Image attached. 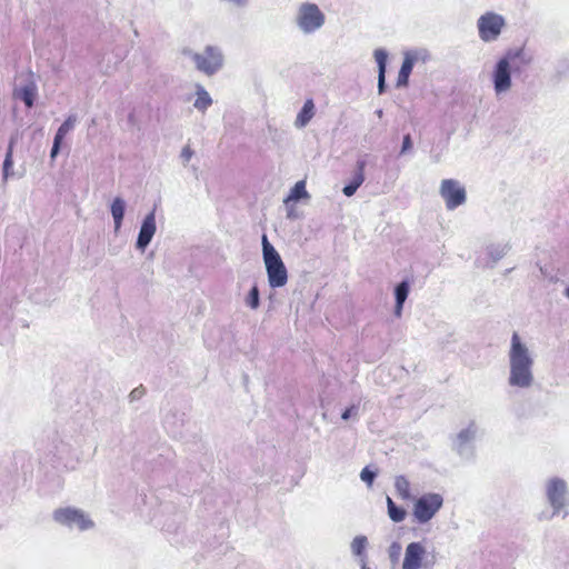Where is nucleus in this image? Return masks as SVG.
Segmentation results:
<instances>
[{"label":"nucleus","mask_w":569,"mask_h":569,"mask_svg":"<svg viewBox=\"0 0 569 569\" xmlns=\"http://www.w3.org/2000/svg\"><path fill=\"white\" fill-rule=\"evenodd\" d=\"M13 143H14V139L11 138L10 143H9V148H8V151H7V154H6V159L3 161V168H2V179H3L4 182L12 174L11 168L13 166V161H12V147H13Z\"/></svg>","instance_id":"nucleus-24"},{"label":"nucleus","mask_w":569,"mask_h":569,"mask_svg":"<svg viewBox=\"0 0 569 569\" xmlns=\"http://www.w3.org/2000/svg\"><path fill=\"white\" fill-rule=\"evenodd\" d=\"M409 290H410V287L407 281L400 282L395 289V297H396L395 316L398 318L401 317V315H402L403 303H405L406 299L408 298Z\"/></svg>","instance_id":"nucleus-19"},{"label":"nucleus","mask_w":569,"mask_h":569,"mask_svg":"<svg viewBox=\"0 0 569 569\" xmlns=\"http://www.w3.org/2000/svg\"><path fill=\"white\" fill-rule=\"evenodd\" d=\"M492 79L497 94L506 93L511 89V68L508 57H505L497 62Z\"/></svg>","instance_id":"nucleus-11"},{"label":"nucleus","mask_w":569,"mask_h":569,"mask_svg":"<svg viewBox=\"0 0 569 569\" xmlns=\"http://www.w3.org/2000/svg\"><path fill=\"white\" fill-rule=\"evenodd\" d=\"M376 478V472L371 471L369 468H363L360 472V479L368 485V487H371L373 483V480Z\"/></svg>","instance_id":"nucleus-30"},{"label":"nucleus","mask_w":569,"mask_h":569,"mask_svg":"<svg viewBox=\"0 0 569 569\" xmlns=\"http://www.w3.org/2000/svg\"><path fill=\"white\" fill-rule=\"evenodd\" d=\"M13 96L21 99L28 108L33 106L37 97V84L32 79V74H28L23 83L16 86Z\"/></svg>","instance_id":"nucleus-13"},{"label":"nucleus","mask_w":569,"mask_h":569,"mask_svg":"<svg viewBox=\"0 0 569 569\" xmlns=\"http://www.w3.org/2000/svg\"><path fill=\"white\" fill-rule=\"evenodd\" d=\"M440 194L449 210L456 209L466 201V190L458 181L446 179L441 182Z\"/></svg>","instance_id":"nucleus-10"},{"label":"nucleus","mask_w":569,"mask_h":569,"mask_svg":"<svg viewBox=\"0 0 569 569\" xmlns=\"http://www.w3.org/2000/svg\"><path fill=\"white\" fill-rule=\"evenodd\" d=\"M310 194L306 189V181L299 180L295 183V186L290 189L289 194L283 200L284 204H289L290 202H297L299 200H309Z\"/></svg>","instance_id":"nucleus-18"},{"label":"nucleus","mask_w":569,"mask_h":569,"mask_svg":"<svg viewBox=\"0 0 569 569\" xmlns=\"http://www.w3.org/2000/svg\"><path fill=\"white\" fill-rule=\"evenodd\" d=\"M53 519L56 522L67 526L69 528L77 527L79 530L91 529L94 523L82 510L66 507L59 508L53 511Z\"/></svg>","instance_id":"nucleus-4"},{"label":"nucleus","mask_w":569,"mask_h":569,"mask_svg":"<svg viewBox=\"0 0 569 569\" xmlns=\"http://www.w3.org/2000/svg\"><path fill=\"white\" fill-rule=\"evenodd\" d=\"M157 230L154 211H151L146 216L140 227V231L137 239V249L143 251L151 242L152 237Z\"/></svg>","instance_id":"nucleus-12"},{"label":"nucleus","mask_w":569,"mask_h":569,"mask_svg":"<svg viewBox=\"0 0 569 569\" xmlns=\"http://www.w3.org/2000/svg\"><path fill=\"white\" fill-rule=\"evenodd\" d=\"M427 557L428 551L425 542H410L405 550L402 569H425L433 566L435 561H428Z\"/></svg>","instance_id":"nucleus-7"},{"label":"nucleus","mask_w":569,"mask_h":569,"mask_svg":"<svg viewBox=\"0 0 569 569\" xmlns=\"http://www.w3.org/2000/svg\"><path fill=\"white\" fill-rule=\"evenodd\" d=\"M365 167V161L357 162V171L355 172L350 183L342 189V192L346 197H352L356 193L357 189L363 183Z\"/></svg>","instance_id":"nucleus-15"},{"label":"nucleus","mask_w":569,"mask_h":569,"mask_svg":"<svg viewBox=\"0 0 569 569\" xmlns=\"http://www.w3.org/2000/svg\"><path fill=\"white\" fill-rule=\"evenodd\" d=\"M376 114H377V117L380 119V118H382L383 112H382V110H381V109H379V110H377V111H376Z\"/></svg>","instance_id":"nucleus-38"},{"label":"nucleus","mask_w":569,"mask_h":569,"mask_svg":"<svg viewBox=\"0 0 569 569\" xmlns=\"http://www.w3.org/2000/svg\"><path fill=\"white\" fill-rule=\"evenodd\" d=\"M295 23L303 34H311L325 26L326 16L316 3L303 2L297 9Z\"/></svg>","instance_id":"nucleus-3"},{"label":"nucleus","mask_w":569,"mask_h":569,"mask_svg":"<svg viewBox=\"0 0 569 569\" xmlns=\"http://www.w3.org/2000/svg\"><path fill=\"white\" fill-rule=\"evenodd\" d=\"M413 63V58L407 54L398 73L397 87H406L408 84V79L412 71Z\"/></svg>","instance_id":"nucleus-21"},{"label":"nucleus","mask_w":569,"mask_h":569,"mask_svg":"<svg viewBox=\"0 0 569 569\" xmlns=\"http://www.w3.org/2000/svg\"><path fill=\"white\" fill-rule=\"evenodd\" d=\"M373 56L378 64V92L381 94L386 88V64L388 53L383 49H377L375 50Z\"/></svg>","instance_id":"nucleus-14"},{"label":"nucleus","mask_w":569,"mask_h":569,"mask_svg":"<svg viewBox=\"0 0 569 569\" xmlns=\"http://www.w3.org/2000/svg\"><path fill=\"white\" fill-rule=\"evenodd\" d=\"M566 296L569 299V286H568V289L566 290Z\"/></svg>","instance_id":"nucleus-40"},{"label":"nucleus","mask_w":569,"mask_h":569,"mask_svg":"<svg viewBox=\"0 0 569 569\" xmlns=\"http://www.w3.org/2000/svg\"><path fill=\"white\" fill-rule=\"evenodd\" d=\"M443 505L439 493H426L413 505V517L419 523L430 521Z\"/></svg>","instance_id":"nucleus-6"},{"label":"nucleus","mask_w":569,"mask_h":569,"mask_svg":"<svg viewBox=\"0 0 569 569\" xmlns=\"http://www.w3.org/2000/svg\"><path fill=\"white\" fill-rule=\"evenodd\" d=\"M77 122L76 116H69L64 122L59 127L57 130V133L54 136V139L62 141L66 134L73 129L74 124Z\"/></svg>","instance_id":"nucleus-26"},{"label":"nucleus","mask_w":569,"mask_h":569,"mask_svg":"<svg viewBox=\"0 0 569 569\" xmlns=\"http://www.w3.org/2000/svg\"><path fill=\"white\" fill-rule=\"evenodd\" d=\"M246 305L252 310H257L259 308L260 297L259 289L257 286H253L249 291L248 296L246 297Z\"/></svg>","instance_id":"nucleus-27"},{"label":"nucleus","mask_w":569,"mask_h":569,"mask_svg":"<svg viewBox=\"0 0 569 569\" xmlns=\"http://www.w3.org/2000/svg\"><path fill=\"white\" fill-rule=\"evenodd\" d=\"M361 569H370L365 561H362Z\"/></svg>","instance_id":"nucleus-39"},{"label":"nucleus","mask_w":569,"mask_h":569,"mask_svg":"<svg viewBox=\"0 0 569 569\" xmlns=\"http://www.w3.org/2000/svg\"><path fill=\"white\" fill-rule=\"evenodd\" d=\"M509 359V378L508 383L511 387L528 389L535 382L533 365L535 358L527 346L522 341L518 332H513L508 352Z\"/></svg>","instance_id":"nucleus-1"},{"label":"nucleus","mask_w":569,"mask_h":569,"mask_svg":"<svg viewBox=\"0 0 569 569\" xmlns=\"http://www.w3.org/2000/svg\"><path fill=\"white\" fill-rule=\"evenodd\" d=\"M368 545L367 537L365 536H357L353 538L351 542V551L356 556H361L363 553V550L366 549Z\"/></svg>","instance_id":"nucleus-28"},{"label":"nucleus","mask_w":569,"mask_h":569,"mask_svg":"<svg viewBox=\"0 0 569 569\" xmlns=\"http://www.w3.org/2000/svg\"><path fill=\"white\" fill-rule=\"evenodd\" d=\"M315 116V103L308 99L295 120V127L298 129L305 128Z\"/></svg>","instance_id":"nucleus-17"},{"label":"nucleus","mask_w":569,"mask_h":569,"mask_svg":"<svg viewBox=\"0 0 569 569\" xmlns=\"http://www.w3.org/2000/svg\"><path fill=\"white\" fill-rule=\"evenodd\" d=\"M358 416V409L356 406H351L350 408L346 409L342 415H341V418L343 420H349L350 418H357Z\"/></svg>","instance_id":"nucleus-31"},{"label":"nucleus","mask_w":569,"mask_h":569,"mask_svg":"<svg viewBox=\"0 0 569 569\" xmlns=\"http://www.w3.org/2000/svg\"><path fill=\"white\" fill-rule=\"evenodd\" d=\"M401 545L397 541L392 542L389 548H388V556L391 560L392 563H396L399 561L400 559V555H401Z\"/></svg>","instance_id":"nucleus-29"},{"label":"nucleus","mask_w":569,"mask_h":569,"mask_svg":"<svg viewBox=\"0 0 569 569\" xmlns=\"http://www.w3.org/2000/svg\"><path fill=\"white\" fill-rule=\"evenodd\" d=\"M388 515L395 522H401L406 518V510L398 508L390 497H387Z\"/></svg>","instance_id":"nucleus-23"},{"label":"nucleus","mask_w":569,"mask_h":569,"mask_svg":"<svg viewBox=\"0 0 569 569\" xmlns=\"http://www.w3.org/2000/svg\"><path fill=\"white\" fill-rule=\"evenodd\" d=\"M192 60L200 71L210 76L222 67L223 56L218 48L209 46L202 53H193Z\"/></svg>","instance_id":"nucleus-9"},{"label":"nucleus","mask_w":569,"mask_h":569,"mask_svg":"<svg viewBox=\"0 0 569 569\" xmlns=\"http://www.w3.org/2000/svg\"><path fill=\"white\" fill-rule=\"evenodd\" d=\"M508 251V246H501L497 249L496 252L491 251L490 254L492 256L493 260H499L501 257H503Z\"/></svg>","instance_id":"nucleus-32"},{"label":"nucleus","mask_w":569,"mask_h":569,"mask_svg":"<svg viewBox=\"0 0 569 569\" xmlns=\"http://www.w3.org/2000/svg\"><path fill=\"white\" fill-rule=\"evenodd\" d=\"M546 496L553 515L569 505V490L563 479L553 477L546 482Z\"/></svg>","instance_id":"nucleus-5"},{"label":"nucleus","mask_w":569,"mask_h":569,"mask_svg":"<svg viewBox=\"0 0 569 569\" xmlns=\"http://www.w3.org/2000/svg\"><path fill=\"white\" fill-rule=\"evenodd\" d=\"M395 488L398 492V495L402 499H409L410 498V483L403 476H398L395 479Z\"/></svg>","instance_id":"nucleus-25"},{"label":"nucleus","mask_w":569,"mask_h":569,"mask_svg":"<svg viewBox=\"0 0 569 569\" xmlns=\"http://www.w3.org/2000/svg\"><path fill=\"white\" fill-rule=\"evenodd\" d=\"M193 156V151L190 149V147H184L181 151V159L184 161V162H188Z\"/></svg>","instance_id":"nucleus-34"},{"label":"nucleus","mask_w":569,"mask_h":569,"mask_svg":"<svg viewBox=\"0 0 569 569\" xmlns=\"http://www.w3.org/2000/svg\"><path fill=\"white\" fill-rule=\"evenodd\" d=\"M287 217L295 218V211L292 209L288 210Z\"/></svg>","instance_id":"nucleus-37"},{"label":"nucleus","mask_w":569,"mask_h":569,"mask_svg":"<svg viewBox=\"0 0 569 569\" xmlns=\"http://www.w3.org/2000/svg\"><path fill=\"white\" fill-rule=\"evenodd\" d=\"M196 94L197 99L193 103L194 108L200 111H206L212 104L211 97L209 96L207 90L201 86L197 87Z\"/></svg>","instance_id":"nucleus-22"},{"label":"nucleus","mask_w":569,"mask_h":569,"mask_svg":"<svg viewBox=\"0 0 569 569\" xmlns=\"http://www.w3.org/2000/svg\"><path fill=\"white\" fill-rule=\"evenodd\" d=\"M411 139H410V136L407 134L405 138H403V142H402V148H401V153H405L407 150H409L411 148Z\"/></svg>","instance_id":"nucleus-36"},{"label":"nucleus","mask_w":569,"mask_h":569,"mask_svg":"<svg viewBox=\"0 0 569 569\" xmlns=\"http://www.w3.org/2000/svg\"><path fill=\"white\" fill-rule=\"evenodd\" d=\"M143 395H144V389L142 387H138L130 392L129 397H130L131 401H136V400H139Z\"/></svg>","instance_id":"nucleus-33"},{"label":"nucleus","mask_w":569,"mask_h":569,"mask_svg":"<svg viewBox=\"0 0 569 569\" xmlns=\"http://www.w3.org/2000/svg\"><path fill=\"white\" fill-rule=\"evenodd\" d=\"M262 258L271 288H281L288 282L287 268L274 247L269 242L266 234L262 236Z\"/></svg>","instance_id":"nucleus-2"},{"label":"nucleus","mask_w":569,"mask_h":569,"mask_svg":"<svg viewBox=\"0 0 569 569\" xmlns=\"http://www.w3.org/2000/svg\"><path fill=\"white\" fill-rule=\"evenodd\" d=\"M127 203L123 198L116 197L111 204L110 211L113 219L114 231L118 232L122 226Z\"/></svg>","instance_id":"nucleus-16"},{"label":"nucleus","mask_w":569,"mask_h":569,"mask_svg":"<svg viewBox=\"0 0 569 569\" xmlns=\"http://www.w3.org/2000/svg\"><path fill=\"white\" fill-rule=\"evenodd\" d=\"M61 142L62 141H60V140L53 139V146H52V149H51V152H50V158L51 159H54L57 157V154L59 153Z\"/></svg>","instance_id":"nucleus-35"},{"label":"nucleus","mask_w":569,"mask_h":569,"mask_svg":"<svg viewBox=\"0 0 569 569\" xmlns=\"http://www.w3.org/2000/svg\"><path fill=\"white\" fill-rule=\"evenodd\" d=\"M478 30L481 40L490 42L496 40L505 27L502 16L495 12H486L478 19Z\"/></svg>","instance_id":"nucleus-8"},{"label":"nucleus","mask_w":569,"mask_h":569,"mask_svg":"<svg viewBox=\"0 0 569 569\" xmlns=\"http://www.w3.org/2000/svg\"><path fill=\"white\" fill-rule=\"evenodd\" d=\"M476 427L471 423L468 428L461 430L457 436V448L460 453H463L466 445L471 442L476 438Z\"/></svg>","instance_id":"nucleus-20"}]
</instances>
